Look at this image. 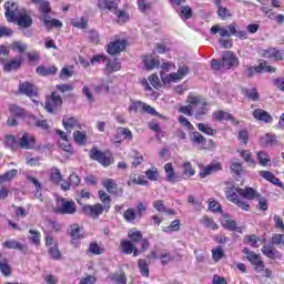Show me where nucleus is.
<instances>
[{
	"label": "nucleus",
	"mask_w": 284,
	"mask_h": 284,
	"mask_svg": "<svg viewBox=\"0 0 284 284\" xmlns=\"http://www.w3.org/2000/svg\"><path fill=\"white\" fill-rule=\"evenodd\" d=\"M189 105L180 106V112L182 114H186V116L195 115L197 121H201V118L210 112L207 109V101L203 99L201 95L190 93L187 97Z\"/></svg>",
	"instance_id": "obj_1"
},
{
	"label": "nucleus",
	"mask_w": 284,
	"mask_h": 284,
	"mask_svg": "<svg viewBox=\"0 0 284 284\" xmlns=\"http://www.w3.org/2000/svg\"><path fill=\"white\" fill-rule=\"evenodd\" d=\"M256 191L252 187L241 189L233 187L226 192V199L241 207V210H250V203L247 201H253L256 197ZM246 199V201L242 200Z\"/></svg>",
	"instance_id": "obj_2"
},
{
	"label": "nucleus",
	"mask_w": 284,
	"mask_h": 284,
	"mask_svg": "<svg viewBox=\"0 0 284 284\" xmlns=\"http://www.w3.org/2000/svg\"><path fill=\"white\" fill-rule=\"evenodd\" d=\"M211 34H220V37H237V39H247V31H243L239 28L235 22L229 24L227 27H221V24H215L211 28Z\"/></svg>",
	"instance_id": "obj_3"
},
{
	"label": "nucleus",
	"mask_w": 284,
	"mask_h": 284,
	"mask_svg": "<svg viewBox=\"0 0 284 284\" xmlns=\"http://www.w3.org/2000/svg\"><path fill=\"white\" fill-rule=\"evenodd\" d=\"M32 3L39 6V12L42 13V19L45 28H61L63 23L57 19H50L48 14L52 12V7L48 0H31Z\"/></svg>",
	"instance_id": "obj_4"
},
{
	"label": "nucleus",
	"mask_w": 284,
	"mask_h": 284,
	"mask_svg": "<svg viewBox=\"0 0 284 284\" xmlns=\"http://www.w3.org/2000/svg\"><path fill=\"white\" fill-rule=\"evenodd\" d=\"M98 8L100 10H109V12H112L113 14H118V23H125L130 17L124 11H119V7L114 1L111 0H99L98 1Z\"/></svg>",
	"instance_id": "obj_5"
},
{
	"label": "nucleus",
	"mask_w": 284,
	"mask_h": 284,
	"mask_svg": "<svg viewBox=\"0 0 284 284\" xmlns=\"http://www.w3.org/2000/svg\"><path fill=\"white\" fill-rule=\"evenodd\" d=\"M58 214H77V203L73 200L58 196L55 199Z\"/></svg>",
	"instance_id": "obj_6"
},
{
	"label": "nucleus",
	"mask_w": 284,
	"mask_h": 284,
	"mask_svg": "<svg viewBox=\"0 0 284 284\" xmlns=\"http://www.w3.org/2000/svg\"><path fill=\"white\" fill-rule=\"evenodd\" d=\"M190 73V68L187 65H182L179 68L178 73H170L166 74L165 72L161 71V80L163 83H172L176 81H181L183 77Z\"/></svg>",
	"instance_id": "obj_7"
},
{
	"label": "nucleus",
	"mask_w": 284,
	"mask_h": 284,
	"mask_svg": "<svg viewBox=\"0 0 284 284\" xmlns=\"http://www.w3.org/2000/svg\"><path fill=\"white\" fill-rule=\"evenodd\" d=\"M63 105V99L61 95L57 94V92H53L51 97L47 98L44 108L47 112H50L51 114L57 113V110Z\"/></svg>",
	"instance_id": "obj_8"
},
{
	"label": "nucleus",
	"mask_w": 284,
	"mask_h": 284,
	"mask_svg": "<svg viewBox=\"0 0 284 284\" xmlns=\"http://www.w3.org/2000/svg\"><path fill=\"white\" fill-rule=\"evenodd\" d=\"M17 174H19V171H17V169H12L6 172L4 174L0 175V184L12 181V179H14ZM8 194H9L8 187L2 185L0 187V201L1 199H8Z\"/></svg>",
	"instance_id": "obj_9"
},
{
	"label": "nucleus",
	"mask_w": 284,
	"mask_h": 284,
	"mask_svg": "<svg viewBox=\"0 0 284 284\" xmlns=\"http://www.w3.org/2000/svg\"><path fill=\"white\" fill-rule=\"evenodd\" d=\"M130 112H146L148 114H152V116H160V119H163V115H161L159 112H156V109L152 108L151 105H148L141 101L133 102L129 106Z\"/></svg>",
	"instance_id": "obj_10"
},
{
	"label": "nucleus",
	"mask_w": 284,
	"mask_h": 284,
	"mask_svg": "<svg viewBox=\"0 0 284 284\" xmlns=\"http://www.w3.org/2000/svg\"><path fill=\"white\" fill-rule=\"evenodd\" d=\"M36 145L37 139L28 132L23 133L22 136L19 138V146L22 150H34Z\"/></svg>",
	"instance_id": "obj_11"
},
{
	"label": "nucleus",
	"mask_w": 284,
	"mask_h": 284,
	"mask_svg": "<svg viewBox=\"0 0 284 284\" xmlns=\"http://www.w3.org/2000/svg\"><path fill=\"white\" fill-rule=\"evenodd\" d=\"M84 214L87 216H91V219H99L103 212H105V206L101 203H97L94 205H85L83 207Z\"/></svg>",
	"instance_id": "obj_12"
},
{
	"label": "nucleus",
	"mask_w": 284,
	"mask_h": 284,
	"mask_svg": "<svg viewBox=\"0 0 284 284\" xmlns=\"http://www.w3.org/2000/svg\"><path fill=\"white\" fill-rule=\"evenodd\" d=\"M4 9H6L7 20L10 23H16L17 22V17L21 12V10H19V7L17 6V3H14V2H7L4 4Z\"/></svg>",
	"instance_id": "obj_13"
},
{
	"label": "nucleus",
	"mask_w": 284,
	"mask_h": 284,
	"mask_svg": "<svg viewBox=\"0 0 284 284\" xmlns=\"http://www.w3.org/2000/svg\"><path fill=\"white\" fill-rule=\"evenodd\" d=\"M91 159L98 161V163H101L104 168H108V165L112 163V156H110V154L103 153L97 149L91 150Z\"/></svg>",
	"instance_id": "obj_14"
},
{
	"label": "nucleus",
	"mask_w": 284,
	"mask_h": 284,
	"mask_svg": "<svg viewBox=\"0 0 284 284\" xmlns=\"http://www.w3.org/2000/svg\"><path fill=\"white\" fill-rule=\"evenodd\" d=\"M234 65H239V58H236L232 51H225L222 54V68L230 70L234 68Z\"/></svg>",
	"instance_id": "obj_15"
},
{
	"label": "nucleus",
	"mask_w": 284,
	"mask_h": 284,
	"mask_svg": "<svg viewBox=\"0 0 284 284\" xmlns=\"http://www.w3.org/2000/svg\"><path fill=\"white\" fill-rule=\"evenodd\" d=\"M246 258L250 261L256 272H263V270H265V263L261 261V255L256 254L255 252H251Z\"/></svg>",
	"instance_id": "obj_16"
},
{
	"label": "nucleus",
	"mask_w": 284,
	"mask_h": 284,
	"mask_svg": "<svg viewBox=\"0 0 284 284\" xmlns=\"http://www.w3.org/2000/svg\"><path fill=\"white\" fill-rule=\"evenodd\" d=\"M276 72V68H272L267 62H261L256 68H248L246 71V77L252 78L254 73L257 72Z\"/></svg>",
	"instance_id": "obj_17"
},
{
	"label": "nucleus",
	"mask_w": 284,
	"mask_h": 284,
	"mask_svg": "<svg viewBox=\"0 0 284 284\" xmlns=\"http://www.w3.org/2000/svg\"><path fill=\"white\" fill-rule=\"evenodd\" d=\"M62 125L69 134L72 132V130H81V124L79 123V120L70 116H64L62 119Z\"/></svg>",
	"instance_id": "obj_18"
},
{
	"label": "nucleus",
	"mask_w": 284,
	"mask_h": 284,
	"mask_svg": "<svg viewBox=\"0 0 284 284\" xmlns=\"http://www.w3.org/2000/svg\"><path fill=\"white\" fill-rule=\"evenodd\" d=\"M3 247H7V250H19V252H22L23 254H28V245L21 244V242L17 240H7L3 243Z\"/></svg>",
	"instance_id": "obj_19"
},
{
	"label": "nucleus",
	"mask_w": 284,
	"mask_h": 284,
	"mask_svg": "<svg viewBox=\"0 0 284 284\" xmlns=\"http://www.w3.org/2000/svg\"><path fill=\"white\" fill-rule=\"evenodd\" d=\"M221 223L222 227L230 230V232H241V227H239L236 221L232 220L229 215H223Z\"/></svg>",
	"instance_id": "obj_20"
},
{
	"label": "nucleus",
	"mask_w": 284,
	"mask_h": 284,
	"mask_svg": "<svg viewBox=\"0 0 284 284\" xmlns=\"http://www.w3.org/2000/svg\"><path fill=\"white\" fill-rule=\"evenodd\" d=\"M125 50V40H115L108 44L109 54H119Z\"/></svg>",
	"instance_id": "obj_21"
},
{
	"label": "nucleus",
	"mask_w": 284,
	"mask_h": 284,
	"mask_svg": "<svg viewBox=\"0 0 284 284\" xmlns=\"http://www.w3.org/2000/svg\"><path fill=\"white\" fill-rule=\"evenodd\" d=\"M16 23H18L20 28H30V26H32V17H30L26 10H21L16 19Z\"/></svg>",
	"instance_id": "obj_22"
},
{
	"label": "nucleus",
	"mask_w": 284,
	"mask_h": 284,
	"mask_svg": "<svg viewBox=\"0 0 284 284\" xmlns=\"http://www.w3.org/2000/svg\"><path fill=\"white\" fill-rule=\"evenodd\" d=\"M213 120L214 121H231L234 123V125H239V121L234 115L230 114L229 112L225 111H215L213 113Z\"/></svg>",
	"instance_id": "obj_23"
},
{
	"label": "nucleus",
	"mask_w": 284,
	"mask_h": 284,
	"mask_svg": "<svg viewBox=\"0 0 284 284\" xmlns=\"http://www.w3.org/2000/svg\"><path fill=\"white\" fill-rule=\"evenodd\" d=\"M164 171L166 174V181H169V183H176L178 181H181V176L174 172V165H172V163H166L164 165Z\"/></svg>",
	"instance_id": "obj_24"
},
{
	"label": "nucleus",
	"mask_w": 284,
	"mask_h": 284,
	"mask_svg": "<svg viewBox=\"0 0 284 284\" xmlns=\"http://www.w3.org/2000/svg\"><path fill=\"white\" fill-rule=\"evenodd\" d=\"M260 176L265 179V181L273 183V185H277V187H283V182H281V180H278V178H276V175L270 171H260Z\"/></svg>",
	"instance_id": "obj_25"
},
{
	"label": "nucleus",
	"mask_w": 284,
	"mask_h": 284,
	"mask_svg": "<svg viewBox=\"0 0 284 284\" xmlns=\"http://www.w3.org/2000/svg\"><path fill=\"white\" fill-rule=\"evenodd\" d=\"M262 57H264V59H274L275 61H283V53L276 50L275 48L264 50L262 52Z\"/></svg>",
	"instance_id": "obj_26"
},
{
	"label": "nucleus",
	"mask_w": 284,
	"mask_h": 284,
	"mask_svg": "<svg viewBox=\"0 0 284 284\" xmlns=\"http://www.w3.org/2000/svg\"><path fill=\"white\" fill-rule=\"evenodd\" d=\"M19 90L21 94H26V97H36L37 90L34 89V85L30 82H23L19 85Z\"/></svg>",
	"instance_id": "obj_27"
},
{
	"label": "nucleus",
	"mask_w": 284,
	"mask_h": 284,
	"mask_svg": "<svg viewBox=\"0 0 284 284\" xmlns=\"http://www.w3.org/2000/svg\"><path fill=\"white\" fill-rule=\"evenodd\" d=\"M253 116L257 121H264V123H272V116L267 113V111L263 109L254 110Z\"/></svg>",
	"instance_id": "obj_28"
},
{
	"label": "nucleus",
	"mask_w": 284,
	"mask_h": 284,
	"mask_svg": "<svg viewBox=\"0 0 284 284\" xmlns=\"http://www.w3.org/2000/svg\"><path fill=\"white\" fill-rule=\"evenodd\" d=\"M121 70V63L119 60H106L104 68L105 74H112V72H119Z\"/></svg>",
	"instance_id": "obj_29"
},
{
	"label": "nucleus",
	"mask_w": 284,
	"mask_h": 284,
	"mask_svg": "<svg viewBox=\"0 0 284 284\" xmlns=\"http://www.w3.org/2000/svg\"><path fill=\"white\" fill-rule=\"evenodd\" d=\"M221 170V163L209 164L200 172L201 179H205V176H210V174H214V172H219Z\"/></svg>",
	"instance_id": "obj_30"
},
{
	"label": "nucleus",
	"mask_w": 284,
	"mask_h": 284,
	"mask_svg": "<svg viewBox=\"0 0 284 284\" xmlns=\"http://www.w3.org/2000/svg\"><path fill=\"white\" fill-rule=\"evenodd\" d=\"M57 70L58 69L54 65H50V67L40 65L36 69V72L40 74V77H50V75L57 74Z\"/></svg>",
	"instance_id": "obj_31"
},
{
	"label": "nucleus",
	"mask_w": 284,
	"mask_h": 284,
	"mask_svg": "<svg viewBox=\"0 0 284 284\" xmlns=\"http://www.w3.org/2000/svg\"><path fill=\"white\" fill-rule=\"evenodd\" d=\"M69 234L72 241H79V239H83V231L79 224H72L69 229Z\"/></svg>",
	"instance_id": "obj_32"
},
{
	"label": "nucleus",
	"mask_w": 284,
	"mask_h": 284,
	"mask_svg": "<svg viewBox=\"0 0 284 284\" xmlns=\"http://www.w3.org/2000/svg\"><path fill=\"white\" fill-rule=\"evenodd\" d=\"M102 185L103 187H105L106 192H109V194H118L116 192V181H114L113 179H105L102 181Z\"/></svg>",
	"instance_id": "obj_33"
},
{
	"label": "nucleus",
	"mask_w": 284,
	"mask_h": 284,
	"mask_svg": "<svg viewBox=\"0 0 284 284\" xmlns=\"http://www.w3.org/2000/svg\"><path fill=\"white\" fill-rule=\"evenodd\" d=\"M22 59L21 57H18L11 61H9L7 64H4V70L7 72H12V70H19L21 68Z\"/></svg>",
	"instance_id": "obj_34"
},
{
	"label": "nucleus",
	"mask_w": 284,
	"mask_h": 284,
	"mask_svg": "<svg viewBox=\"0 0 284 284\" xmlns=\"http://www.w3.org/2000/svg\"><path fill=\"white\" fill-rule=\"evenodd\" d=\"M138 267L140 270V274L144 276V278L150 276V263H148V260H139Z\"/></svg>",
	"instance_id": "obj_35"
},
{
	"label": "nucleus",
	"mask_w": 284,
	"mask_h": 284,
	"mask_svg": "<svg viewBox=\"0 0 284 284\" xmlns=\"http://www.w3.org/2000/svg\"><path fill=\"white\" fill-rule=\"evenodd\" d=\"M99 199L102 201L105 212H110V204L112 203V197L105 191H99Z\"/></svg>",
	"instance_id": "obj_36"
},
{
	"label": "nucleus",
	"mask_w": 284,
	"mask_h": 284,
	"mask_svg": "<svg viewBox=\"0 0 284 284\" xmlns=\"http://www.w3.org/2000/svg\"><path fill=\"white\" fill-rule=\"evenodd\" d=\"M123 219L126 221V223H134L136 219H139V214L136 213V210L129 207L124 213H123Z\"/></svg>",
	"instance_id": "obj_37"
},
{
	"label": "nucleus",
	"mask_w": 284,
	"mask_h": 284,
	"mask_svg": "<svg viewBox=\"0 0 284 284\" xmlns=\"http://www.w3.org/2000/svg\"><path fill=\"white\" fill-rule=\"evenodd\" d=\"M190 140L193 145H205V136L200 132H193L190 134Z\"/></svg>",
	"instance_id": "obj_38"
},
{
	"label": "nucleus",
	"mask_w": 284,
	"mask_h": 284,
	"mask_svg": "<svg viewBox=\"0 0 284 284\" xmlns=\"http://www.w3.org/2000/svg\"><path fill=\"white\" fill-rule=\"evenodd\" d=\"M257 160L260 165H262V168H267V165H270L272 161V159L270 158V154H267L265 151L257 152Z\"/></svg>",
	"instance_id": "obj_39"
},
{
	"label": "nucleus",
	"mask_w": 284,
	"mask_h": 284,
	"mask_svg": "<svg viewBox=\"0 0 284 284\" xmlns=\"http://www.w3.org/2000/svg\"><path fill=\"white\" fill-rule=\"evenodd\" d=\"M144 65L146 70H154V68H159V59L152 57V55H146L144 59Z\"/></svg>",
	"instance_id": "obj_40"
},
{
	"label": "nucleus",
	"mask_w": 284,
	"mask_h": 284,
	"mask_svg": "<svg viewBox=\"0 0 284 284\" xmlns=\"http://www.w3.org/2000/svg\"><path fill=\"white\" fill-rule=\"evenodd\" d=\"M9 112L10 114H12L13 116H18L19 119L26 116L27 112L24 111L23 108L17 105V104H11L9 106Z\"/></svg>",
	"instance_id": "obj_41"
},
{
	"label": "nucleus",
	"mask_w": 284,
	"mask_h": 284,
	"mask_svg": "<svg viewBox=\"0 0 284 284\" xmlns=\"http://www.w3.org/2000/svg\"><path fill=\"white\" fill-rule=\"evenodd\" d=\"M200 223L204 225V227H207V230H219V224H216L212 217L203 216Z\"/></svg>",
	"instance_id": "obj_42"
},
{
	"label": "nucleus",
	"mask_w": 284,
	"mask_h": 284,
	"mask_svg": "<svg viewBox=\"0 0 284 284\" xmlns=\"http://www.w3.org/2000/svg\"><path fill=\"white\" fill-rule=\"evenodd\" d=\"M262 252L267 258H278V251H276L274 246L265 245L263 246Z\"/></svg>",
	"instance_id": "obj_43"
},
{
	"label": "nucleus",
	"mask_w": 284,
	"mask_h": 284,
	"mask_svg": "<svg viewBox=\"0 0 284 284\" xmlns=\"http://www.w3.org/2000/svg\"><path fill=\"white\" fill-rule=\"evenodd\" d=\"M182 173L184 176H187V179H190L196 174V171L194 170V168H192L191 162H184L182 164Z\"/></svg>",
	"instance_id": "obj_44"
},
{
	"label": "nucleus",
	"mask_w": 284,
	"mask_h": 284,
	"mask_svg": "<svg viewBox=\"0 0 284 284\" xmlns=\"http://www.w3.org/2000/svg\"><path fill=\"white\" fill-rule=\"evenodd\" d=\"M128 236L133 245L134 243H140V241H143V234L140 231H136V229L129 231Z\"/></svg>",
	"instance_id": "obj_45"
},
{
	"label": "nucleus",
	"mask_w": 284,
	"mask_h": 284,
	"mask_svg": "<svg viewBox=\"0 0 284 284\" xmlns=\"http://www.w3.org/2000/svg\"><path fill=\"white\" fill-rule=\"evenodd\" d=\"M10 50L13 52H19L20 54L28 50V44L21 41H14L10 44Z\"/></svg>",
	"instance_id": "obj_46"
},
{
	"label": "nucleus",
	"mask_w": 284,
	"mask_h": 284,
	"mask_svg": "<svg viewBox=\"0 0 284 284\" xmlns=\"http://www.w3.org/2000/svg\"><path fill=\"white\" fill-rule=\"evenodd\" d=\"M87 134L85 132H81V131H75L73 132V140L75 141V143H78V145H85L88 139H87Z\"/></svg>",
	"instance_id": "obj_47"
},
{
	"label": "nucleus",
	"mask_w": 284,
	"mask_h": 284,
	"mask_svg": "<svg viewBox=\"0 0 284 284\" xmlns=\"http://www.w3.org/2000/svg\"><path fill=\"white\" fill-rule=\"evenodd\" d=\"M29 241H31V243H33V245H41V233L37 230H30L29 231Z\"/></svg>",
	"instance_id": "obj_48"
},
{
	"label": "nucleus",
	"mask_w": 284,
	"mask_h": 284,
	"mask_svg": "<svg viewBox=\"0 0 284 284\" xmlns=\"http://www.w3.org/2000/svg\"><path fill=\"white\" fill-rule=\"evenodd\" d=\"M179 230H181V220H174L171 222V225L163 227V232H166L168 234L179 232Z\"/></svg>",
	"instance_id": "obj_49"
},
{
	"label": "nucleus",
	"mask_w": 284,
	"mask_h": 284,
	"mask_svg": "<svg viewBox=\"0 0 284 284\" xmlns=\"http://www.w3.org/2000/svg\"><path fill=\"white\" fill-rule=\"evenodd\" d=\"M49 255L53 261H59L61 260V251L59 250V244H53V246L48 248Z\"/></svg>",
	"instance_id": "obj_50"
},
{
	"label": "nucleus",
	"mask_w": 284,
	"mask_h": 284,
	"mask_svg": "<svg viewBox=\"0 0 284 284\" xmlns=\"http://www.w3.org/2000/svg\"><path fill=\"white\" fill-rule=\"evenodd\" d=\"M116 134H119V136L123 138L125 141H132L133 138L132 131H130L128 128H118Z\"/></svg>",
	"instance_id": "obj_51"
},
{
	"label": "nucleus",
	"mask_w": 284,
	"mask_h": 284,
	"mask_svg": "<svg viewBox=\"0 0 284 284\" xmlns=\"http://www.w3.org/2000/svg\"><path fill=\"white\" fill-rule=\"evenodd\" d=\"M197 129L200 132L207 134V136H214V134H216V130L212 129L210 124L199 123Z\"/></svg>",
	"instance_id": "obj_52"
},
{
	"label": "nucleus",
	"mask_w": 284,
	"mask_h": 284,
	"mask_svg": "<svg viewBox=\"0 0 284 284\" xmlns=\"http://www.w3.org/2000/svg\"><path fill=\"white\" fill-rule=\"evenodd\" d=\"M121 247L124 254H132V252H134L135 245L132 243V241L124 240L121 242Z\"/></svg>",
	"instance_id": "obj_53"
},
{
	"label": "nucleus",
	"mask_w": 284,
	"mask_h": 284,
	"mask_svg": "<svg viewBox=\"0 0 284 284\" xmlns=\"http://www.w3.org/2000/svg\"><path fill=\"white\" fill-rule=\"evenodd\" d=\"M216 6L219 8L217 14L221 17V19H227V17H232V13H230V9L222 7L221 1H216Z\"/></svg>",
	"instance_id": "obj_54"
},
{
	"label": "nucleus",
	"mask_w": 284,
	"mask_h": 284,
	"mask_svg": "<svg viewBox=\"0 0 284 284\" xmlns=\"http://www.w3.org/2000/svg\"><path fill=\"white\" fill-rule=\"evenodd\" d=\"M244 94L246 98H248L251 101H258L260 95H258V90H256V88H252V89H246L244 91Z\"/></svg>",
	"instance_id": "obj_55"
},
{
	"label": "nucleus",
	"mask_w": 284,
	"mask_h": 284,
	"mask_svg": "<svg viewBox=\"0 0 284 284\" xmlns=\"http://www.w3.org/2000/svg\"><path fill=\"white\" fill-rule=\"evenodd\" d=\"M111 281L118 284H128V277L125 276V273H115L111 275Z\"/></svg>",
	"instance_id": "obj_56"
},
{
	"label": "nucleus",
	"mask_w": 284,
	"mask_h": 284,
	"mask_svg": "<svg viewBox=\"0 0 284 284\" xmlns=\"http://www.w3.org/2000/svg\"><path fill=\"white\" fill-rule=\"evenodd\" d=\"M224 256L225 253L223 252V248H221V246L212 250V257L215 263H217V261H221Z\"/></svg>",
	"instance_id": "obj_57"
},
{
	"label": "nucleus",
	"mask_w": 284,
	"mask_h": 284,
	"mask_svg": "<svg viewBox=\"0 0 284 284\" xmlns=\"http://www.w3.org/2000/svg\"><path fill=\"white\" fill-rule=\"evenodd\" d=\"M0 272L3 274V276H10L12 274V267H10L8 262L2 261L0 262Z\"/></svg>",
	"instance_id": "obj_58"
},
{
	"label": "nucleus",
	"mask_w": 284,
	"mask_h": 284,
	"mask_svg": "<svg viewBox=\"0 0 284 284\" xmlns=\"http://www.w3.org/2000/svg\"><path fill=\"white\" fill-rule=\"evenodd\" d=\"M59 145H60L61 150H63L64 152H68L69 154H72L73 149H72V144H70L69 139L60 140Z\"/></svg>",
	"instance_id": "obj_59"
},
{
	"label": "nucleus",
	"mask_w": 284,
	"mask_h": 284,
	"mask_svg": "<svg viewBox=\"0 0 284 284\" xmlns=\"http://www.w3.org/2000/svg\"><path fill=\"white\" fill-rule=\"evenodd\" d=\"M72 26H74V28H80L83 30V29L88 28V18L82 17L78 20H73Z\"/></svg>",
	"instance_id": "obj_60"
},
{
	"label": "nucleus",
	"mask_w": 284,
	"mask_h": 284,
	"mask_svg": "<svg viewBox=\"0 0 284 284\" xmlns=\"http://www.w3.org/2000/svg\"><path fill=\"white\" fill-rule=\"evenodd\" d=\"M244 241H246V243H250L251 247H258V241H261V239L253 234L246 235L244 237Z\"/></svg>",
	"instance_id": "obj_61"
},
{
	"label": "nucleus",
	"mask_w": 284,
	"mask_h": 284,
	"mask_svg": "<svg viewBox=\"0 0 284 284\" xmlns=\"http://www.w3.org/2000/svg\"><path fill=\"white\" fill-rule=\"evenodd\" d=\"M82 94L87 98V101H89V103H94V94H92V90H90V87L84 85L82 88Z\"/></svg>",
	"instance_id": "obj_62"
},
{
	"label": "nucleus",
	"mask_w": 284,
	"mask_h": 284,
	"mask_svg": "<svg viewBox=\"0 0 284 284\" xmlns=\"http://www.w3.org/2000/svg\"><path fill=\"white\" fill-rule=\"evenodd\" d=\"M4 144L7 145V148H17V138H14V135H6Z\"/></svg>",
	"instance_id": "obj_63"
},
{
	"label": "nucleus",
	"mask_w": 284,
	"mask_h": 284,
	"mask_svg": "<svg viewBox=\"0 0 284 284\" xmlns=\"http://www.w3.org/2000/svg\"><path fill=\"white\" fill-rule=\"evenodd\" d=\"M159 258L162 261L163 265H168L172 261V254L168 251H162L159 255Z\"/></svg>",
	"instance_id": "obj_64"
}]
</instances>
